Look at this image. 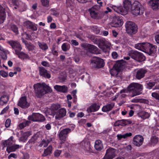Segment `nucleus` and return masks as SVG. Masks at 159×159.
<instances>
[{
  "mask_svg": "<svg viewBox=\"0 0 159 159\" xmlns=\"http://www.w3.org/2000/svg\"><path fill=\"white\" fill-rule=\"evenodd\" d=\"M143 85L138 83H132L128 87L127 89H123L120 91V93H127L128 92L132 91L133 97L139 95L142 93Z\"/></svg>",
  "mask_w": 159,
  "mask_h": 159,
  "instance_id": "f257e3e1",
  "label": "nucleus"
},
{
  "mask_svg": "<svg viewBox=\"0 0 159 159\" xmlns=\"http://www.w3.org/2000/svg\"><path fill=\"white\" fill-rule=\"evenodd\" d=\"M34 87L35 93L39 97H40L47 93L50 92L52 91L51 88L44 83L35 84Z\"/></svg>",
  "mask_w": 159,
  "mask_h": 159,
  "instance_id": "f03ea898",
  "label": "nucleus"
},
{
  "mask_svg": "<svg viewBox=\"0 0 159 159\" xmlns=\"http://www.w3.org/2000/svg\"><path fill=\"white\" fill-rule=\"evenodd\" d=\"M123 4L124 7L122 6L116 7L113 5L111 7L117 13L124 15L127 14L128 11L131 10L132 4L131 2L128 0H125Z\"/></svg>",
  "mask_w": 159,
  "mask_h": 159,
  "instance_id": "7ed1b4c3",
  "label": "nucleus"
},
{
  "mask_svg": "<svg viewBox=\"0 0 159 159\" xmlns=\"http://www.w3.org/2000/svg\"><path fill=\"white\" fill-rule=\"evenodd\" d=\"M125 26L126 32L129 34L132 35L138 32V28L137 25L132 21H126Z\"/></svg>",
  "mask_w": 159,
  "mask_h": 159,
  "instance_id": "20e7f679",
  "label": "nucleus"
},
{
  "mask_svg": "<svg viewBox=\"0 0 159 159\" xmlns=\"http://www.w3.org/2000/svg\"><path fill=\"white\" fill-rule=\"evenodd\" d=\"M128 54L129 57L138 62L143 61L146 59L145 57L142 53L136 50H131Z\"/></svg>",
  "mask_w": 159,
  "mask_h": 159,
  "instance_id": "39448f33",
  "label": "nucleus"
},
{
  "mask_svg": "<svg viewBox=\"0 0 159 159\" xmlns=\"http://www.w3.org/2000/svg\"><path fill=\"white\" fill-rule=\"evenodd\" d=\"M130 10L131 13L133 15L137 16L139 15L141 11V13H143V7L139 2L135 1L132 4Z\"/></svg>",
  "mask_w": 159,
  "mask_h": 159,
  "instance_id": "423d86ee",
  "label": "nucleus"
},
{
  "mask_svg": "<svg viewBox=\"0 0 159 159\" xmlns=\"http://www.w3.org/2000/svg\"><path fill=\"white\" fill-rule=\"evenodd\" d=\"M97 45L104 53L107 54L109 53L110 45L104 39H99Z\"/></svg>",
  "mask_w": 159,
  "mask_h": 159,
  "instance_id": "0eeeda50",
  "label": "nucleus"
},
{
  "mask_svg": "<svg viewBox=\"0 0 159 159\" xmlns=\"http://www.w3.org/2000/svg\"><path fill=\"white\" fill-rule=\"evenodd\" d=\"M81 46L92 53L96 54L100 53L98 48L93 45L90 44H82Z\"/></svg>",
  "mask_w": 159,
  "mask_h": 159,
  "instance_id": "6e6552de",
  "label": "nucleus"
},
{
  "mask_svg": "<svg viewBox=\"0 0 159 159\" xmlns=\"http://www.w3.org/2000/svg\"><path fill=\"white\" fill-rule=\"evenodd\" d=\"M91 63L95 68H99L103 67L104 65V60L100 58L95 57L91 60Z\"/></svg>",
  "mask_w": 159,
  "mask_h": 159,
  "instance_id": "1a4fd4ad",
  "label": "nucleus"
},
{
  "mask_svg": "<svg viewBox=\"0 0 159 159\" xmlns=\"http://www.w3.org/2000/svg\"><path fill=\"white\" fill-rule=\"evenodd\" d=\"M29 120L34 121H43L45 120L44 116L39 113H34L28 117Z\"/></svg>",
  "mask_w": 159,
  "mask_h": 159,
  "instance_id": "9d476101",
  "label": "nucleus"
},
{
  "mask_svg": "<svg viewBox=\"0 0 159 159\" xmlns=\"http://www.w3.org/2000/svg\"><path fill=\"white\" fill-rule=\"evenodd\" d=\"M151 44L148 43H138L136 44L135 48L139 50L144 52L146 51H148Z\"/></svg>",
  "mask_w": 159,
  "mask_h": 159,
  "instance_id": "9b49d317",
  "label": "nucleus"
},
{
  "mask_svg": "<svg viewBox=\"0 0 159 159\" xmlns=\"http://www.w3.org/2000/svg\"><path fill=\"white\" fill-rule=\"evenodd\" d=\"M71 132V130L69 128H66L60 131L59 134V137L62 142L66 140L67 136V134Z\"/></svg>",
  "mask_w": 159,
  "mask_h": 159,
  "instance_id": "f8f14e48",
  "label": "nucleus"
},
{
  "mask_svg": "<svg viewBox=\"0 0 159 159\" xmlns=\"http://www.w3.org/2000/svg\"><path fill=\"white\" fill-rule=\"evenodd\" d=\"M18 105L22 108L26 109L29 107L30 103L27 102L26 98L23 97L19 99Z\"/></svg>",
  "mask_w": 159,
  "mask_h": 159,
  "instance_id": "ddd939ff",
  "label": "nucleus"
},
{
  "mask_svg": "<svg viewBox=\"0 0 159 159\" xmlns=\"http://www.w3.org/2000/svg\"><path fill=\"white\" fill-rule=\"evenodd\" d=\"M143 139L142 135H136L133 138V144L136 146L139 147L142 145Z\"/></svg>",
  "mask_w": 159,
  "mask_h": 159,
  "instance_id": "4468645a",
  "label": "nucleus"
},
{
  "mask_svg": "<svg viewBox=\"0 0 159 159\" xmlns=\"http://www.w3.org/2000/svg\"><path fill=\"white\" fill-rule=\"evenodd\" d=\"M124 62L125 61L123 60H118L116 61L113 66V68L117 73L120 72L123 69Z\"/></svg>",
  "mask_w": 159,
  "mask_h": 159,
  "instance_id": "2eb2a0df",
  "label": "nucleus"
},
{
  "mask_svg": "<svg viewBox=\"0 0 159 159\" xmlns=\"http://www.w3.org/2000/svg\"><path fill=\"white\" fill-rule=\"evenodd\" d=\"M7 43L11 46L13 48L15 49H15H17L18 50H21L22 49L20 44L17 41L10 40L8 41Z\"/></svg>",
  "mask_w": 159,
  "mask_h": 159,
  "instance_id": "dca6fc26",
  "label": "nucleus"
},
{
  "mask_svg": "<svg viewBox=\"0 0 159 159\" xmlns=\"http://www.w3.org/2000/svg\"><path fill=\"white\" fill-rule=\"evenodd\" d=\"M147 72V70L143 68L136 70L135 76L136 78L138 80L141 79L144 77Z\"/></svg>",
  "mask_w": 159,
  "mask_h": 159,
  "instance_id": "f3484780",
  "label": "nucleus"
},
{
  "mask_svg": "<svg viewBox=\"0 0 159 159\" xmlns=\"http://www.w3.org/2000/svg\"><path fill=\"white\" fill-rule=\"evenodd\" d=\"M132 123V121L129 120L122 119L116 121L114 124L115 126H125Z\"/></svg>",
  "mask_w": 159,
  "mask_h": 159,
  "instance_id": "a211bd4d",
  "label": "nucleus"
},
{
  "mask_svg": "<svg viewBox=\"0 0 159 159\" xmlns=\"http://www.w3.org/2000/svg\"><path fill=\"white\" fill-rule=\"evenodd\" d=\"M24 26L28 29H30L32 30L35 31L37 30V28L35 23L30 21H27L24 23Z\"/></svg>",
  "mask_w": 159,
  "mask_h": 159,
  "instance_id": "6ab92c4d",
  "label": "nucleus"
},
{
  "mask_svg": "<svg viewBox=\"0 0 159 159\" xmlns=\"http://www.w3.org/2000/svg\"><path fill=\"white\" fill-rule=\"evenodd\" d=\"M123 23L122 19L119 16H116L114 19L112 23V26L115 27H118L121 26Z\"/></svg>",
  "mask_w": 159,
  "mask_h": 159,
  "instance_id": "aec40b11",
  "label": "nucleus"
},
{
  "mask_svg": "<svg viewBox=\"0 0 159 159\" xmlns=\"http://www.w3.org/2000/svg\"><path fill=\"white\" fill-rule=\"evenodd\" d=\"M100 106L98 104L93 103L87 108V111L89 113H91L97 111L100 108Z\"/></svg>",
  "mask_w": 159,
  "mask_h": 159,
  "instance_id": "412c9836",
  "label": "nucleus"
},
{
  "mask_svg": "<svg viewBox=\"0 0 159 159\" xmlns=\"http://www.w3.org/2000/svg\"><path fill=\"white\" fill-rule=\"evenodd\" d=\"M148 3L153 10L159 9V0H150Z\"/></svg>",
  "mask_w": 159,
  "mask_h": 159,
  "instance_id": "4be33fe9",
  "label": "nucleus"
},
{
  "mask_svg": "<svg viewBox=\"0 0 159 159\" xmlns=\"http://www.w3.org/2000/svg\"><path fill=\"white\" fill-rule=\"evenodd\" d=\"M39 75L44 77L47 78L48 79L51 78V75L43 67H39Z\"/></svg>",
  "mask_w": 159,
  "mask_h": 159,
  "instance_id": "5701e85b",
  "label": "nucleus"
},
{
  "mask_svg": "<svg viewBox=\"0 0 159 159\" xmlns=\"http://www.w3.org/2000/svg\"><path fill=\"white\" fill-rule=\"evenodd\" d=\"M31 134V132L30 131L25 132H21V136L19 139V141L25 142L27 139L28 137Z\"/></svg>",
  "mask_w": 159,
  "mask_h": 159,
  "instance_id": "b1692460",
  "label": "nucleus"
},
{
  "mask_svg": "<svg viewBox=\"0 0 159 159\" xmlns=\"http://www.w3.org/2000/svg\"><path fill=\"white\" fill-rule=\"evenodd\" d=\"M115 149L110 148L106 150V153L105 155L110 158L111 159H113L115 157Z\"/></svg>",
  "mask_w": 159,
  "mask_h": 159,
  "instance_id": "393cba45",
  "label": "nucleus"
},
{
  "mask_svg": "<svg viewBox=\"0 0 159 159\" xmlns=\"http://www.w3.org/2000/svg\"><path fill=\"white\" fill-rule=\"evenodd\" d=\"M90 16L92 18L95 19H99L101 18V16L100 13L94 10L90 9L89 10Z\"/></svg>",
  "mask_w": 159,
  "mask_h": 159,
  "instance_id": "a878e982",
  "label": "nucleus"
},
{
  "mask_svg": "<svg viewBox=\"0 0 159 159\" xmlns=\"http://www.w3.org/2000/svg\"><path fill=\"white\" fill-rule=\"evenodd\" d=\"M56 114L55 118L59 120L65 116L66 114V111L64 108H62L60 109Z\"/></svg>",
  "mask_w": 159,
  "mask_h": 159,
  "instance_id": "bb28decb",
  "label": "nucleus"
},
{
  "mask_svg": "<svg viewBox=\"0 0 159 159\" xmlns=\"http://www.w3.org/2000/svg\"><path fill=\"white\" fill-rule=\"evenodd\" d=\"M54 88L57 91L63 93H66L68 90L67 87L65 85H56L54 86Z\"/></svg>",
  "mask_w": 159,
  "mask_h": 159,
  "instance_id": "cd10ccee",
  "label": "nucleus"
},
{
  "mask_svg": "<svg viewBox=\"0 0 159 159\" xmlns=\"http://www.w3.org/2000/svg\"><path fill=\"white\" fill-rule=\"evenodd\" d=\"M94 147L95 149L98 151H101L103 148L102 141L99 139L95 141Z\"/></svg>",
  "mask_w": 159,
  "mask_h": 159,
  "instance_id": "c85d7f7f",
  "label": "nucleus"
},
{
  "mask_svg": "<svg viewBox=\"0 0 159 159\" xmlns=\"http://www.w3.org/2000/svg\"><path fill=\"white\" fill-rule=\"evenodd\" d=\"M15 54L18 55V57L23 59L28 58L29 57L27 54L17 49H15Z\"/></svg>",
  "mask_w": 159,
  "mask_h": 159,
  "instance_id": "c756f323",
  "label": "nucleus"
},
{
  "mask_svg": "<svg viewBox=\"0 0 159 159\" xmlns=\"http://www.w3.org/2000/svg\"><path fill=\"white\" fill-rule=\"evenodd\" d=\"M13 137L11 136L8 139L5 140L3 142V144L4 147H9L13 143L15 142L16 140H13Z\"/></svg>",
  "mask_w": 159,
  "mask_h": 159,
  "instance_id": "7c9ffc66",
  "label": "nucleus"
},
{
  "mask_svg": "<svg viewBox=\"0 0 159 159\" xmlns=\"http://www.w3.org/2000/svg\"><path fill=\"white\" fill-rule=\"evenodd\" d=\"M6 18L4 9L0 5V24L3 23Z\"/></svg>",
  "mask_w": 159,
  "mask_h": 159,
  "instance_id": "2f4dec72",
  "label": "nucleus"
},
{
  "mask_svg": "<svg viewBox=\"0 0 159 159\" xmlns=\"http://www.w3.org/2000/svg\"><path fill=\"white\" fill-rule=\"evenodd\" d=\"M114 106V104L113 103L108 104L103 106L102 109L103 112H107L111 110Z\"/></svg>",
  "mask_w": 159,
  "mask_h": 159,
  "instance_id": "473e14b6",
  "label": "nucleus"
},
{
  "mask_svg": "<svg viewBox=\"0 0 159 159\" xmlns=\"http://www.w3.org/2000/svg\"><path fill=\"white\" fill-rule=\"evenodd\" d=\"M61 107V105L59 104H53L50 108L52 113L53 114H56L57 112V111Z\"/></svg>",
  "mask_w": 159,
  "mask_h": 159,
  "instance_id": "72a5a7b5",
  "label": "nucleus"
},
{
  "mask_svg": "<svg viewBox=\"0 0 159 159\" xmlns=\"http://www.w3.org/2000/svg\"><path fill=\"white\" fill-rule=\"evenodd\" d=\"M11 4V5L13 7V9H16L20 7L21 2L18 0H10Z\"/></svg>",
  "mask_w": 159,
  "mask_h": 159,
  "instance_id": "f704fd0d",
  "label": "nucleus"
},
{
  "mask_svg": "<svg viewBox=\"0 0 159 159\" xmlns=\"http://www.w3.org/2000/svg\"><path fill=\"white\" fill-rule=\"evenodd\" d=\"M9 100L8 97L6 95L1 96L0 98V105L3 106L7 103Z\"/></svg>",
  "mask_w": 159,
  "mask_h": 159,
  "instance_id": "c9c22d12",
  "label": "nucleus"
},
{
  "mask_svg": "<svg viewBox=\"0 0 159 159\" xmlns=\"http://www.w3.org/2000/svg\"><path fill=\"white\" fill-rule=\"evenodd\" d=\"M158 138L155 136H152L151 138L150 141L149 143V145L151 146H154L158 143Z\"/></svg>",
  "mask_w": 159,
  "mask_h": 159,
  "instance_id": "e433bc0d",
  "label": "nucleus"
},
{
  "mask_svg": "<svg viewBox=\"0 0 159 159\" xmlns=\"http://www.w3.org/2000/svg\"><path fill=\"white\" fill-rule=\"evenodd\" d=\"M139 116L143 119L148 118L150 116V115L149 113L143 111L139 112Z\"/></svg>",
  "mask_w": 159,
  "mask_h": 159,
  "instance_id": "4c0bfd02",
  "label": "nucleus"
},
{
  "mask_svg": "<svg viewBox=\"0 0 159 159\" xmlns=\"http://www.w3.org/2000/svg\"><path fill=\"white\" fill-rule=\"evenodd\" d=\"M20 148V146L18 144H14L9 147H8L7 148V151L8 152L15 151L16 149Z\"/></svg>",
  "mask_w": 159,
  "mask_h": 159,
  "instance_id": "58836bf2",
  "label": "nucleus"
},
{
  "mask_svg": "<svg viewBox=\"0 0 159 159\" xmlns=\"http://www.w3.org/2000/svg\"><path fill=\"white\" fill-rule=\"evenodd\" d=\"M38 44L39 48L43 50H46L48 48L47 44L44 43H41L39 42H38Z\"/></svg>",
  "mask_w": 159,
  "mask_h": 159,
  "instance_id": "ea45409f",
  "label": "nucleus"
},
{
  "mask_svg": "<svg viewBox=\"0 0 159 159\" xmlns=\"http://www.w3.org/2000/svg\"><path fill=\"white\" fill-rule=\"evenodd\" d=\"M52 150V147L49 146L44 151V152L42 156L43 157L46 156L50 154Z\"/></svg>",
  "mask_w": 159,
  "mask_h": 159,
  "instance_id": "a19ab883",
  "label": "nucleus"
},
{
  "mask_svg": "<svg viewBox=\"0 0 159 159\" xmlns=\"http://www.w3.org/2000/svg\"><path fill=\"white\" fill-rule=\"evenodd\" d=\"M155 83L153 81H146L145 84L146 88L147 89H150L155 85Z\"/></svg>",
  "mask_w": 159,
  "mask_h": 159,
  "instance_id": "79ce46f5",
  "label": "nucleus"
},
{
  "mask_svg": "<svg viewBox=\"0 0 159 159\" xmlns=\"http://www.w3.org/2000/svg\"><path fill=\"white\" fill-rule=\"evenodd\" d=\"M10 29L13 31L16 34L19 33L18 28L17 26L15 25H10Z\"/></svg>",
  "mask_w": 159,
  "mask_h": 159,
  "instance_id": "37998d69",
  "label": "nucleus"
},
{
  "mask_svg": "<svg viewBox=\"0 0 159 159\" xmlns=\"http://www.w3.org/2000/svg\"><path fill=\"white\" fill-rule=\"evenodd\" d=\"M30 123V121L27 120L19 124V127L20 129H22L27 126Z\"/></svg>",
  "mask_w": 159,
  "mask_h": 159,
  "instance_id": "c03bdc74",
  "label": "nucleus"
},
{
  "mask_svg": "<svg viewBox=\"0 0 159 159\" xmlns=\"http://www.w3.org/2000/svg\"><path fill=\"white\" fill-rule=\"evenodd\" d=\"M157 47L155 45H153L151 44L148 50L149 51L150 54H152L157 50Z\"/></svg>",
  "mask_w": 159,
  "mask_h": 159,
  "instance_id": "a18cd8bd",
  "label": "nucleus"
},
{
  "mask_svg": "<svg viewBox=\"0 0 159 159\" xmlns=\"http://www.w3.org/2000/svg\"><path fill=\"white\" fill-rule=\"evenodd\" d=\"M70 45L67 43H64L61 46L62 49L64 51L68 50L70 49Z\"/></svg>",
  "mask_w": 159,
  "mask_h": 159,
  "instance_id": "49530a36",
  "label": "nucleus"
},
{
  "mask_svg": "<svg viewBox=\"0 0 159 159\" xmlns=\"http://www.w3.org/2000/svg\"><path fill=\"white\" fill-rule=\"evenodd\" d=\"M99 39L94 35H92L90 37V39L94 44L97 45Z\"/></svg>",
  "mask_w": 159,
  "mask_h": 159,
  "instance_id": "de8ad7c7",
  "label": "nucleus"
},
{
  "mask_svg": "<svg viewBox=\"0 0 159 159\" xmlns=\"http://www.w3.org/2000/svg\"><path fill=\"white\" fill-rule=\"evenodd\" d=\"M92 30H93L94 32L96 34H98L100 32V30L98 28V27L97 25H94L92 27Z\"/></svg>",
  "mask_w": 159,
  "mask_h": 159,
  "instance_id": "09e8293b",
  "label": "nucleus"
},
{
  "mask_svg": "<svg viewBox=\"0 0 159 159\" xmlns=\"http://www.w3.org/2000/svg\"><path fill=\"white\" fill-rule=\"evenodd\" d=\"M152 96L153 98L156 100L159 101V93L157 92H153L152 93Z\"/></svg>",
  "mask_w": 159,
  "mask_h": 159,
  "instance_id": "8fccbe9b",
  "label": "nucleus"
},
{
  "mask_svg": "<svg viewBox=\"0 0 159 159\" xmlns=\"http://www.w3.org/2000/svg\"><path fill=\"white\" fill-rule=\"evenodd\" d=\"M37 139V137L36 135L33 136L29 140V142L30 143H33Z\"/></svg>",
  "mask_w": 159,
  "mask_h": 159,
  "instance_id": "3c124183",
  "label": "nucleus"
},
{
  "mask_svg": "<svg viewBox=\"0 0 159 159\" xmlns=\"http://www.w3.org/2000/svg\"><path fill=\"white\" fill-rule=\"evenodd\" d=\"M61 152V151L58 150H56L54 152V155L55 157H58Z\"/></svg>",
  "mask_w": 159,
  "mask_h": 159,
  "instance_id": "603ef678",
  "label": "nucleus"
},
{
  "mask_svg": "<svg viewBox=\"0 0 159 159\" xmlns=\"http://www.w3.org/2000/svg\"><path fill=\"white\" fill-rule=\"evenodd\" d=\"M41 2L43 6L46 7L48 6L49 2L48 0H41Z\"/></svg>",
  "mask_w": 159,
  "mask_h": 159,
  "instance_id": "864d4df0",
  "label": "nucleus"
},
{
  "mask_svg": "<svg viewBox=\"0 0 159 159\" xmlns=\"http://www.w3.org/2000/svg\"><path fill=\"white\" fill-rule=\"evenodd\" d=\"M9 108V106H7L4 108L1 111L0 114L2 115L5 113Z\"/></svg>",
  "mask_w": 159,
  "mask_h": 159,
  "instance_id": "5fc2aeb1",
  "label": "nucleus"
},
{
  "mask_svg": "<svg viewBox=\"0 0 159 159\" xmlns=\"http://www.w3.org/2000/svg\"><path fill=\"white\" fill-rule=\"evenodd\" d=\"M11 121V120L10 119H8L6 120L5 123V125L6 127L8 128L10 126Z\"/></svg>",
  "mask_w": 159,
  "mask_h": 159,
  "instance_id": "6e6d98bb",
  "label": "nucleus"
},
{
  "mask_svg": "<svg viewBox=\"0 0 159 159\" xmlns=\"http://www.w3.org/2000/svg\"><path fill=\"white\" fill-rule=\"evenodd\" d=\"M52 14L56 16H57L59 15V13L56 10L52 9L51 10Z\"/></svg>",
  "mask_w": 159,
  "mask_h": 159,
  "instance_id": "4d7b16f0",
  "label": "nucleus"
},
{
  "mask_svg": "<svg viewBox=\"0 0 159 159\" xmlns=\"http://www.w3.org/2000/svg\"><path fill=\"white\" fill-rule=\"evenodd\" d=\"M11 157H13L14 158L16 159L17 157V156L15 153H11L8 156V158L9 159H10Z\"/></svg>",
  "mask_w": 159,
  "mask_h": 159,
  "instance_id": "13d9d810",
  "label": "nucleus"
},
{
  "mask_svg": "<svg viewBox=\"0 0 159 159\" xmlns=\"http://www.w3.org/2000/svg\"><path fill=\"white\" fill-rule=\"evenodd\" d=\"M8 54V53H6L5 52H2L1 53V55L2 58L3 59H6L7 58V54Z\"/></svg>",
  "mask_w": 159,
  "mask_h": 159,
  "instance_id": "bf43d9fd",
  "label": "nucleus"
},
{
  "mask_svg": "<svg viewBox=\"0 0 159 159\" xmlns=\"http://www.w3.org/2000/svg\"><path fill=\"white\" fill-rule=\"evenodd\" d=\"M0 50L2 52H5L7 53H9V52L7 50L5 49L1 45H0Z\"/></svg>",
  "mask_w": 159,
  "mask_h": 159,
  "instance_id": "052dcab7",
  "label": "nucleus"
},
{
  "mask_svg": "<svg viewBox=\"0 0 159 159\" xmlns=\"http://www.w3.org/2000/svg\"><path fill=\"white\" fill-rule=\"evenodd\" d=\"M0 74L2 77H6L7 76L8 74L4 71L1 70L0 71Z\"/></svg>",
  "mask_w": 159,
  "mask_h": 159,
  "instance_id": "680f3d73",
  "label": "nucleus"
},
{
  "mask_svg": "<svg viewBox=\"0 0 159 159\" xmlns=\"http://www.w3.org/2000/svg\"><path fill=\"white\" fill-rule=\"evenodd\" d=\"M72 154L68 152H66L64 153V156L67 158H70L72 157Z\"/></svg>",
  "mask_w": 159,
  "mask_h": 159,
  "instance_id": "e2e57ef3",
  "label": "nucleus"
},
{
  "mask_svg": "<svg viewBox=\"0 0 159 159\" xmlns=\"http://www.w3.org/2000/svg\"><path fill=\"white\" fill-rule=\"evenodd\" d=\"M112 57L114 59H116L118 57V55L117 53L116 52H113L111 54Z\"/></svg>",
  "mask_w": 159,
  "mask_h": 159,
  "instance_id": "0e129e2a",
  "label": "nucleus"
},
{
  "mask_svg": "<svg viewBox=\"0 0 159 159\" xmlns=\"http://www.w3.org/2000/svg\"><path fill=\"white\" fill-rule=\"evenodd\" d=\"M117 137L118 140H120L123 138L125 139L124 134L123 135L118 134L117 135Z\"/></svg>",
  "mask_w": 159,
  "mask_h": 159,
  "instance_id": "69168bd1",
  "label": "nucleus"
},
{
  "mask_svg": "<svg viewBox=\"0 0 159 159\" xmlns=\"http://www.w3.org/2000/svg\"><path fill=\"white\" fill-rule=\"evenodd\" d=\"M58 79L59 80V81L60 82H64L66 80V78L65 77H58Z\"/></svg>",
  "mask_w": 159,
  "mask_h": 159,
  "instance_id": "338daca9",
  "label": "nucleus"
},
{
  "mask_svg": "<svg viewBox=\"0 0 159 159\" xmlns=\"http://www.w3.org/2000/svg\"><path fill=\"white\" fill-rule=\"evenodd\" d=\"M41 64L43 66L46 67H48L49 66V64L46 61H43L41 62Z\"/></svg>",
  "mask_w": 159,
  "mask_h": 159,
  "instance_id": "774afa93",
  "label": "nucleus"
}]
</instances>
